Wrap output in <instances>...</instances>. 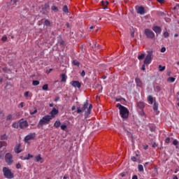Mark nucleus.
Here are the masks:
<instances>
[{
	"label": "nucleus",
	"instance_id": "obj_44",
	"mask_svg": "<svg viewBox=\"0 0 179 179\" xmlns=\"http://www.w3.org/2000/svg\"><path fill=\"white\" fill-rule=\"evenodd\" d=\"M173 145L177 146V145H178V141L177 139L173 140Z\"/></svg>",
	"mask_w": 179,
	"mask_h": 179
},
{
	"label": "nucleus",
	"instance_id": "obj_49",
	"mask_svg": "<svg viewBox=\"0 0 179 179\" xmlns=\"http://www.w3.org/2000/svg\"><path fill=\"white\" fill-rule=\"evenodd\" d=\"M36 113H37V110H34V111L30 112V115H34V114H36Z\"/></svg>",
	"mask_w": 179,
	"mask_h": 179
},
{
	"label": "nucleus",
	"instance_id": "obj_41",
	"mask_svg": "<svg viewBox=\"0 0 179 179\" xmlns=\"http://www.w3.org/2000/svg\"><path fill=\"white\" fill-rule=\"evenodd\" d=\"M66 128H67L66 124L61 125V129H62V131H65L66 129Z\"/></svg>",
	"mask_w": 179,
	"mask_h": 179
},
{
	"label": "nucleus",
	"instance_id": "obj_22",
	"mask_svg": "<svg viewBox=\"0 0 179 179\" xmlns=\"http://www.w3.org/2000/svg\"><path fill=\"white\" fill-rule=\"evenodd\" d=\"M61 78H62V80H61V82H66V74H61L60 75Z\"/></svg>",
	"mask_w": 179,
	"mask_h": 179
},
{
	"label": "nucleus",
	"instance_id": "obj_48",
	"mask_svg": "<svg viewBox=\"0 0 179 179\" xmlns=\"http://www.w3.org/2000/svg\"><path fill=\"white\" fill-rule=\"evenodd\" d=\"M1 40H2V41H6L8 40V36H3L1 38Z\"/></svg>",
	"mask_w": 179,
	"mask_h": 179
},
{
	"label": "nucleus",
	"instance_id": "obj_23",
	"mask_svg": "<svg viewBox=\"0 0 179 179\" xmlns=\"http://www.w3.org/2000/svg\"><path fill=\"white\" fill-rule=\"evenodd\" d=\"M153 110L154 111H157L158 108H159V103H156V102H154V104H153Z\"/></svg>",
	"mask_w": 179,
	"mask_h": 179
},
{
	"label": "nucleus",
	"instance_id": "obj_64",
	"mask_svg": "<svg viewBox=\"0 0 179 179\" xmlns=\"http://www.w3.org/2000/svg\"><path fill=\"white\" fill-rule=\"evenodd\" d=\"M66 26L67 28L69 27V22H67V23L66 24Z\"/></svg>",
	"mask_w": 179,
	"mask_h": 179
},
{
	"label": "nucleus",
	"instance_id": "obj_45",
	"mask_svg": "<svg viewBox=\"0 0 179 179\" xmlns=\"http://www.w3.org/2000/svg\"><path fill=\"white\" fill-rule=\"evenodd\" d=\"M169 36H170V34H169V32L166 31L164 33V37L165 38H167V37H169Z\"/></svg>",
	"mask_w": 179,
	"mask_h": 179
},
{
	"label": "nucleus",
	"instance_id": "obj_61",
	"mask_svg": "<svg viewBox=\"0 0 179 179\" xmlns=\"http://www.w3.org/2000/svg\"><path fill=\"white\" fill-rule=\"evenodd\" d=\"M50 8V6L47 4L45 5V9H48Z\"/></svg>",
	"mask_w": 179,
	"mask_h": 179
},
{
	"label": "nucleus",
	"instance_id": "obj_56",
	"mask_svg": "<svg viewBox=\"0 0 179 179\" xmlns=\"http://www.w3.org/2000/svg\"><path fill=\"white\" fill-rule=\"evenodd\" d=\"M157 2H159V3H164V0H157Z\"/></svg>",
	"mask_w": 179,
	"mask_h": 179
},
{
	"label": "nucleus",
	"instance_id": "obj_46",
	"mask_svg": "<svg viewBox=\"0 0 179 179\" xmlns=\"http://www.w3.org/2000/svg\"><path fill=\"white\" fill-rule=\"evenodd\" d=\"M24 106V102H21V103L18 105V107H19L20 108H23Z\"/></svg>",
	"mask_w": 179,
	"mask_h": 179
},
{
	"label": "nucleus",
	"instance_id": "obj_5",
	"mask_svg": "<svg viewBox=\"0 0 179 179\" xmlns=\"http://www.w3.org/2000/svg\"><path fill=\"white\" fill-rule=\"evenodd\" d=\"M5 162L8 166H11L13 163V155L9 152L5 155Z\"/></svg>",
	"mask_w": 179,
	"mask_h": 179
},
{
	"label": "nucleus",
	"instance_id": "obj_18",
	"mask_svg": "<svg viewBox=\"0 0 179 179\" xmlns=\"http://www.w3.org/2000/svg\"><path fill=\"white\" fill-rule=\"evenodd\" d=\"M43 26L45 27H51V22L50 20H45L44 21Z\"/></svg>",
	"mask_w": 179,
	"mask_h": 179
},
{
	"label": "nucleus",
	"instance_id": "obj_52",
	"mask_svg": "<svg viewBox=\"0 0 179 179\" xmlns=\"http://www.w3.org/2000/svg\"><path fill=\"white\" fill-rule=\"evenodd\" d=\"M15 167H16V169H21L22 165L20 163H18L16 164Z\"/></svg>",
	"mask_w": 179,
	"mask_h": 179
},
{
	"label": "nucleus",
	"instance_id": "obj_53",
	"mask_svg": "<svg viewBox=\"0 0 179 179\" xmlns=\"http://www.w3.org/2000/svg\"><path fill=\"white\" fill-rule=\"evenodd\" d=\"M52 71V69H50L49 70L46 71V73L48 75L49 73H51Z\"/></svg>",
	"mask_w": 179,
	"mask_h": 179
},
{
	"label": "nucleus",
	"instance_id": "obj_8",
	"mask_svg": "<svg viewBox=\"0 0 179 179\" xmlns=\"http://www.w3.org/2000/svg\"><path fill=\"white\" fill-rule=\"evenodd\" d=\"M18 124L19 128H20L21 129H23V128H27L29 127V123L27 122V120H24V119L20 120Z\"/></svg>",
	"mask_w": 179,
	"mask_h": 179
},
{
	"label": "nucleus",
	"instance_id": "obj_31",
	"mask_svg": "<svg viewBox=\"0 0 179 179\" xmlns=\"http://www.w3.org/2000/svg\"><path fill=\"white\" fill-rule=\"evenodd\" d=\"M33 157V155L28 154V157L22 158V160H29V159H31Z\"/></svg>",
	"mask_w": 179,
	"mask_h": 179
},
{
	"label": "nucleus",
	"instance_id": "obj_28",
	"mask_svg": "<svg viewBox=\"0 0 179 179\" xmlns=\"http://www.w3.org/2000/svg\"><path fill=\"white\" fill-rule=\"evenodd\" d=\"M38 85H40V81H38V80H33L32 81L33 86H38Z\"/></svg>",
	"mask_w": 179,
	"mask_h": 179
},
{
	"label": "nucleus",
	"instance_id": "obj_26",
	"mask_svg": "<svg viewBox=\"0 0 179 179\" xmlns=\"http://www.w3.org/2000/svg\"><path fill=\"white\" fill-rule=\"evenodd\" d=\"M148 100L150 104H153V96H152V95L148 96Z\"/></svg>",
	"mask_w": 179,
	"mask_h": 179
},
{
	"label": "nucleus",
	"instance_id": "obj_34",
	"mask_svg": "<svg viewBox=\"0 0 179 179\" xmlns=\"http://www.w3.org/2000/svg\"><path fill=\"white\" fill-rule=\"evenodd\" d=\"M138 171H141V172L144 171L143 165H142V164L138 165Z\"/></svg>",
	"mask_w": 179,
	"mask_h": 179
},
{
	"label": "nucleus",
	"instance_id": "obj_60",
	"mask_svg": "<svg viewBox=\"0 0 179 179\" xmlns=\"http://www.w3.org/2000/svg\"><path fill=\"white\" fill-rule=\"evenodd\" d=\"M141 69L142 71H145V64L142 65Z\"/></svg>",
	"mask_w": 179,
	"mask_h": 179
},
{
	"label": "nucleus",
	"instance_id": "obj_9",
	"mask_svg": "<svg viewBox=\"0 0 179 179\" xmlns=\"http://www.w3.org/2000/svg\"><path fill=\"white\" fill-rule=\"evenodd\" d=\"M34 138H36V133H30L25 136L24 141L25 142H29V141H31V139H34Z\"/></svg>",
	"mask_w": 179,
	"mask_h": 179
},
{
	"label": "nucleus",
	"instance_id": "obj_35",
	"mask_svg": "<svg viewBox=\"0 0 179 179\" xmlns=\"http://www.w3.org/2000/svg\"><path fill=\"white\" fill-rule=\"evenodd\" d=\"M52 10H53L54 12H58V7L55 6H52L51 7Z\"/></svg>",
	"mask_w": 179,
	"mask_h": 179
},
{
	"label": "nucleus",
	"instance_id": "obj_32",
	"mask_svg": "<svg viewBox=\"0 0 179 179\" xmlns=\"http://www.w3.org/2000/svg\"><path fill=\"white\" fill-rule=\"evenodd\" d=\"M24 96L26 98L29 97V96H31V93H30V92H29V91L25 92L24 94Z\"/></svg>",
	"mask_w": 179,
	"mask_h": 179
},
{
	"label": "nucleus",
	"instance_id": "obj_59",
	"mask_svg": "<svg viewBox=\"0 0 179 179\" xmlns=\"http://www.w3.org/2000/svg\"><path fill=\"white\" fill-rule=\"evenodd\" d=\"M132 179H138V176L136 175L133 176Z\"/></svg>",
	"mask_w": 179,
	"mask_h": 179
},
{
	"label": "nucleus",
	"instance_id": "obj_3",
	"mask_svg": "<svg viewBox=\"0 0 179 179\" xmlns=\"http://www.w3.org/2000/svg\"><path fill=\"white\" fill-rule=\"evenodd\" d=\"M152 59H153V49H150L147 51V56L144 59V64L149 65L152 64Z\"/></svg>",
	"mask_w": 179,
	"mask_h": 179
},
{
	"label": "nucleus",
	"instance_id": "obj_43",
	"mask_svg": "<svg viewBox=\"0 0 179 179\" xmlns=\"http://www.w3.org/2000/svg\"><path fill=\"white\" fill-rule=\"evenodd\" d=\"M12 115H7V117H6V120L7 121H10V120H12Z\"/></svg>",
	"mask_w": 179,
	"mask_h": 179
},
{
	"label": "nucleus",
	"instance_id": "obj_62",
	"mask_svg": "<svg viewBox=\"0 0 179 179\" xmlns=\"http://www.w3.org/2000/svg\"><path fill=\"white\" fill-rule=\"evenodd\" d=\"M156 146H157V145L156 144V143H154L152 144V148H156Z\"/></svg>",
	"mask_w": 179,
	"mask_h": 179
},
{
	"label": "nucleus",
	"instance_id": "obj_10",
	"mask_svg": "<svg viewBox=\"0 0 179 179\" xmlns=\"http://www.w3.org/2000/svg\"><path fill=\"white\" fill-rule=\"evenodd\" d=\"M136 10L139 15H145V8L142 6H136Z\"/></svg>",
	"mask_w": 179,
	"mask_h": 179
},
{
	"label": "nucleus",
	"instance_id": "obj_55",
	"mask_svg": "<svg viewBox=\"0 0 179 179\" xmlns=\"http://www.w3.org/2000/svg\"><path fill=\"white\" fill-rule=\"evenodd\" d=\"M161 52H166V48H162Z\"/></svg>",
	"mask_w": 179,
	"mask_h": 179
},
{
	"label": "nucleus",
	"instance_id": "obj_17",
	"mask_svg": "<svg viewBox=\"0 0 179 179\" xmlns=\"http://www.w3.org/2000/svg\"><path fill=\"white\" fill-rule=\"evenodd\" d=\"M135 82L138 87H142V81L139 78H136Z\"/></svg>",
	"mask_w": 179,
	"mask_h": 179
},
{
	"label": "nucleus",
	"instance_id": "obj_54",
	"mask_svg": "<svg viewBox=\"0 0 179 179\" xmlns=\"http://www.w3.org/2000/svg\"><path fill=\"white\" fill-rule=\"evenodd\" d=\"M131 161L132 162H136L137 159L135 157H131Z\"/></svg>",
	"mask_w": 179,
	"mask_h": 179
},
{
	"label": "nucleus",
	"instance_id": "obj_58",
	"mask_svg": "<svg viewBox=\"0 0 179 179\" xmlns=\"http://www.w3.org/2000/svg\"><path fill=\"white\" fill-rule=\"evenodd\" d=\"M72 111H74V110H76V106H73L71 108Z\"/></svg>",
	"mask_w": 179,
	"mask_h": 179
},
{
	"label": "nucleus",
	"instance_id": "obj_16",
	"mask_svg": "<svg viewBox=\"0 0 179 179\" xmlns=\"http://www.w3.org/2000/svg\"><path fill=\"white\" fill-rule=\"evenodd\" d=\"M35 162H40V163H44V159L41 157V155H38V156L35 157Z\"/></svg>",
	"mask_w": 179,
	"mask_h": 179
},
{
	"label": "nucleus",
	"instance_id": "obj_20",
	"mask_svg": "<svg viewBox=\"0 0 179 179\" xmlns=\"http://www.w3.org/2000/svg\"><path fill=\"white\" fill-rule=\"evenodd\" d=\"M54 127L55 128H59V127H61V121L59 120L55 121L54 123Z\"/></svg>",
	"mask_w": 179,
	"mask_h": 179
},
{
	"label": "nucleus",
	"instance_id": "obj_50",
	"mask_svg": "<svg viewBox=\"0 0 179 179\" xmlns=\"http://www.w3.org/2000/svg\"><path fill=\"white\" fill-rule=\"evenodd\" d=\"M170 143V137H168L165 139V143Z\"/></svg>",
	"mask_w": 179,
	"mask_h": 179
},
{
	"label": "nucleus",
	"instance_id": "obj_1",
	"mask_svg": "<svg viewBox=\"0 0 179 179\" xmlns=\"http://www.w3.org/2000/svg\"><path fill=\"white\" fill-rule=\"evenodd\" d=\"M116 107H117V108L120 110V117H122L123 120H127V118L129 117V110L120 103H117Z\"/></svg>",
	"mask_w": 179,
	"mask_h": 179
},
{
	"label": "nucleus",
	"instance_id": "obj_40",
	"mask_svg": "<svg viewBox=\"0 0 179 179\" xmlns=\"http://www.w3.org/2000/svg\"><path fill=\"white\" fill-rule=\"evenodd\" d=\"M12 127H13V128H19V122H18L17 123H13V124H12Z\"/></svg>",
	"mask_w": 179,
	"mask_h": 179
},
{
	"label": "nucleus",
	"instance_id": "obj_33",
	"mask_svg": "<svg viewBox=\"0 0 179 179\" xmlns=\"http://www.w3.org/2000/svg\"><path fill=\"white\" fill-rule=\"evenodd\" d=\"M42 90H45V91L48 90V84H45V85H43Z\"/></svg>",
	"mask_w": 179,
	"mask_h": 179
},
{
	"label": "nucleus",
	"instance_id": "obj_38",
	"mask_svg": "<svg viewBox=\"0 0 179 179\" xmlns=\"http://www.w3.org/2000/svg\"><path fill=\"white\" fill-rule=\"evenodd\" d=\"M2 146H6V142L5 141H0V149Z\"/></svg>",
	"mask_w": 179,
	"mask_h": 179
},
{
	"label": "nucleus",
	"instance_id": "obj_14",
	"mask_svg": "<svg viewBox=\"0 0 179 179\" xmlns=\"http://www.w3.org/2000/svg\"><path fill=\"white\" fill-rule=\"evenodd\" d=\"M92 108H93V106L92 104H90L89 107L87 109V111H85V118H87V117H89V115H90V113L92 111Z\"/></svg>",
	"mask_w": 179,
	"mask_h": 179
},
{
	"label": "nucleus",
	"instance_id": "obj_19",
	"mask_svg": "<svg viewBox=\"0 0 179 179\" xmlns=\"http://www.w3.org/2000/svg\"><path fill=\"white\" fill-rule=\"evenodd\" d=\"M14 150L16 153H20L22 150H20V144H17Z\"/></svg>",
	"mask_w": 179,
	"mask_h": 179
},
{
	"label": "nucleus",
	"instance_id": "obj_51",
	"mask_svg": "<svg viewBox=\"0 0 179 179\" xmlns=\"http://www.w3.org/2000/svg\"><path fill=\"white\" fill-rule=\"evenodd\" d=\"M86 75V73L85 72V70H83L82 72L80 73V76H83V78Z\"/></svg>",
	"mask_w": 179,
	"mask_h": 179
},
{
	"label": "nucleus",
	"instance_id": "obj_30",
	"mask_svg": "<svg viewBox=\"0 0 179 179\" xmlns=\"http://www.w3.org/2000/svg\"><path fill=\"white\" fill-rule=\"evenodd\" d=\"M139 115L141 117H146V114L145 113V111L143 110H141V111L138 112Z\"/></svg>",
	"mask_w": 179,
	"mask_h": 179
},
{
	"label": "nucleus",
	"instance_id": "obj_27",
	"mask_svg": "<svg viewBox=\"0 0 179 179\" xmlns=\"http://www.w3.org/2000/svg\"><path fill=\"white\" fill-rule=\"evenodd\" d=\"M158 68L160 72H163L166 69V66H162V65H159Z\"/></svg>",
	"mask_w": 179,
	"mask_h": 179
},
{
	"label": "nucleus",
	"instance_id": "obj_37",
	"mask_svg": "<svg viewBox=\"0 0 179 179\" xmlns=\"http://www.w3.org/2000/svg\"><path fill=\"white\" fill-rule=\"evenodd\" d=\"M145 58V54L142 53L140 55L138 56V59H143Z\"/></svg>",
	"mask_w": 179,
	"mask_h": 179
},
{
	"label": "nucleus",
	"instance_id": "obj_63",
	"mask_svg": "<svg viewBox=\"0 0 179 179\" xmlns=\"http://www.w3.org/2000/svg\"><path fill=\"white\" fill-rule=\"evenodd\" d=\"M173 179H178V177H177V176H174Z\"/></svg>",
	"mask_w": 179,
	"mask_h": 179
},
{
	"label": "nucleus",
	"instance_id": "obj_42",
	"mask_svg": "<svg viewBox=\"0 0 179 179\" xmlns=\"http://www.w3.org/2000/svg\"><path fill=\"white\" fill-rule=\"evenodd\" d=\"M5 156V154L3 153V151H0V159H3Z\"/></svg>",
	"mask_w": 179,
	"mask_h": 179
},
{
	"label": "nucleus",
	"instance_id": "obj_57",
	"mask_svg": "<svg viewBox=\"0 0 179 179\" xmlns=\"http://www.w3.org/2000/svg\"><path fill=\"white\" fill-rule=\"evenodd\" d=\"M148 148H149V145H145L143 147V149H145V150H148Z\"/></svg>",
	"mask_w": 179,
	"mask_h": 179
},
{
	"label": "nucleus",
	"instance_id": "obj_12",
	"mask_svg": "<svg viewBox=\"0 0 179 179\" xmlns=\"http://www.w3.org/2000/svg\"><path fill=\"white\" fill-rule=\"evenodd\" d=\"M138 110H143L145 108V103L143 101H138L136 103Z\"/></svg>",
	"mask_w": 179,
	"mask_h": 179
},
{
	"label": "nucleus",
	"instance_id": "obj_39",
	"mask_svg": "<svg viewBox=\"0 0 179 179\" xmlns=\"http://www.w3.org/2000/svg\"><path fill=\"white\" fill-rule=\"evenodd\" d=\"M102 5L104 6V8H106L107 6L108 5V1H101Z\"/></svg>",
	"mask_w": 179,
	"mask_h": 179
},
{
	"label": "nucleus",
	"instance_id": "obj_24",
	"mask_svg": "<svg viewBox=\"0 0 179 179\" xmlns=\"http://www.w3.org/2000/svg\"><path fill=\"white\" fill-rule=\"evenodd\" d=\"M62 10L64 13H69V10L68 9V6H64Z\"/></svg>",
	"mask_w": 179,
	"mask_h": 179
},
{
	"label": "nucleus",
	"instance_id": "obj_36",
	"mask_svg": "<svg viewBox=\"0 0 179 179\" xmlns=\"http://www.w3.org/2000/svg\"><path fill=\"white\" fill-rule=\"evenodd\" d=\"M3 117H5V113H3V111L0 110V118H1V120H3Z\"/></svg>",
	"mask_w": 179,
	"mask_h": 179
},
{
	"label": "nucleus",
	"instance_id": "obj_4",
	"mask_svg": "<svg viewBox=\"0 0 179 179\" xmlns=\"http://www.w3.org/2000/svg\"><path fill=\"white\" fill-rule=\"evenodd\" d=\"M3 174L5 178H7V179L15 178V175H13V173H12V171H10V169H9V168L8 167L3 168Z\"/></svg>",
	"mask_w": 179,
	"mask_h": 179
},
{
	"label": "nucleus",
	"instance_id": "obj_29",
	"mask_svg": "<svg viewBox=\"0 0 179 179\" xmlns=\"http://www.w3.org/2000/svg\"><path fill=\"white\" fill-rule=\"evenodd\" d=\"M0 139L1 141H6V139H8V136L6 134H3L1 136Z\"/></svg>",
	"mask_w": 179,
	"mask_h": 179
},
{
	"label": "nucleus",
	"instance_id": "obj_47",
	"mask_svg": "<svg viewBox=\"0 0 179 179\" xmlns=\"http://www.w3.org/2000/svg\"><path fill=\"white\" fill-rule=\"evenodd\" d=\"M17 3V0H11L10 3L11 5H16Z\"/></svg>",
	"mask_w": 179,
	"mask_h": 179
},
{
	"label": "nucleus",
	"instance_id": "obj_11",
	"mask_svg": "<svg viewBox=\"0 0 179 179\" xmlns=\"http://www.w3.org/2000/svg\"><path fill=\"white\" fill-rule=\"evenodd\" d=\"M71 85L73 87H78V89H80V87L82 86V84H80L79 81L76 80L72 81Z\"/></svg>",
	"mask_w": 179,
	"mask_h": 179
},
{
	"label": "nucleus",
	"instance_id": "obj_25",
	"mask_svg": "<svg viewBox=\"0 0 179 179\" xmlns=\"http://www.w3.org/2000/svg\"><path fill=\"white\" fill-rule=\"evenodd\" d=\"M167 81L168 82H171V83H174V82H176V78H174V77H169L167 79Z\"/></svg>",
	"mask_w": 179,
	"mask_h": 179
},
{
	"label": "nucleus",
	"instance_id": "obj_7",
	"mask_svg": "<svg viewBox=\"0 0 179 179\" xmlns=\"http://www.w3.org/2000/svg\"><path fill=\"white\" fill-rule=\"evenodd\" d=\"M144 34H145L148 38H155V33L150 29H145L144 30Z\"/></svg>",
	"mask_w": 179,
	"mask_h": 179
},
{
	"label": "nucleus",
	"instance_id": "obj_2",
	"mask_svg": "<svg viewBox=\"0 0 179 179\" xmlns=\"http://www.w3.org/2000/svg\"><path fill=\"white\" fill-rule=\"evenodd\" d=\"M51 120H52V117L50 115H46L43 116L38 122L37 124V128H43L44 125H48L50 124Z\"/></svg>",
	"mask_w": 179,
	"mask_h": 179
},
{
	"label": "nucleus",
	"instance_id": "obj_13",
	"mask_svg": "<svg viewBox=\"0 0 179 179\" xmlns=\"http://www.w3.org/2000/svg\"><path fill=\"white\" fill-rule=\"evenodd\" d=\"M58 113H59V110H58V109H56L55 108H54L51 112H50V117H52V118H55V115H57V114H58Z\"/></svg>",
	"mask_w": 179,
	"mask_h": 179
},
{
	"label": "nucleus",
	"instance_id": "obj_15",
	"mask_svg": "<svg viewBox=\"0 0 179 179\" xmlns=\"http://www.w3.org/2000/svg\"><path fill=\"white\" fill-rule=\"evenodd\" d=\"M152 30L156 33L157 36H159L162 33V28L158 26L153 27Z\"/></svg>",
	"mask_w": 179,
	"mask_h": 179
},
{
	"label": "nucleus",
	"instance_id": "obj_6",
	"mask_svg": "<svg viewBox=\"0 0 179 179\" xmlns=\"http://www.w3.org/2000/svg\"><path fill=\"white\" fill-rule=\"evenodd\" d=\"M89 106V103L87 101L85 102L82 107H77V114H80V113H83L86 108Z\"/></svg>",
	"mask_w": 179,
	"mask_h": 179
},
{
	"label": "nucleus",
	"instance_id": "obj_21",
	"mask_svg": "<svg viewBox=\"0 0 179 179\" xmlns=\"http://www.w3.org/2000/svg\"><path fill=\"white\" fill-rule=\"evenodd\" d=\"M72 64L73 65H75V66H79L80 65V62H79V61H78V59H73L72 61Z\"/></svg>",
	"mask_w": 179,
	"mask_h": 179
}]
</instances>
